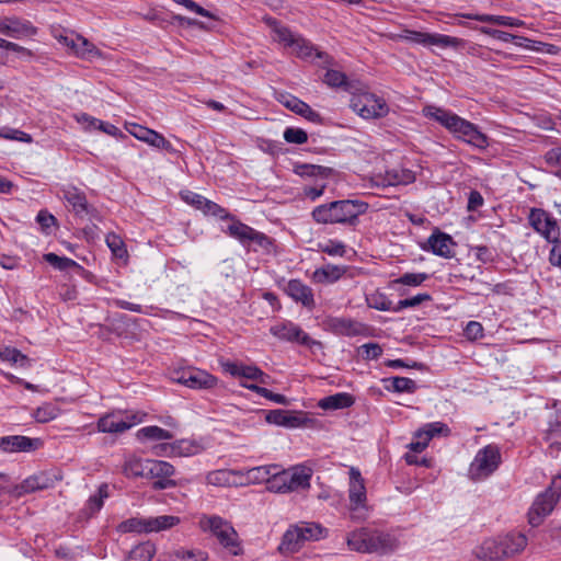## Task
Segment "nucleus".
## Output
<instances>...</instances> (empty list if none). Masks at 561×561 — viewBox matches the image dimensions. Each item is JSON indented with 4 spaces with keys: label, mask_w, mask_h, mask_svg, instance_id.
<instances>
[{
    "label": "nucleus",
    "mask_w": 561,
    "mask_h": 561,
    "mask_svg": "<svg viewBox=\"0 0 561 561\" xmlns=\"http://www.w3.org/2000/svg\"><path fill=\"white\" fill-rule=\"evenodd\" d=\"M205 215H210L220 219H230L231 224L227 227L226 233L238 240L242 247L256 251L263 249L268 251L272 240L265 233L241 222L234 216L230 215L224 207L207 199L203 210Z\"/></svg>",
    "instance_id": "obj_1"
},
{
    "label": "nucleus",
    "mask_w": 561,
    "mask_h": 561,
    "mask_svg": "<svg viewBox=\"0 0 561 561\" xmlns=\"http://www.w3.org/2000/svg\"><path fill=\"white\" fill-rule=\"evenodd\" d=\"M369 205L360 199H340L321 204L311 211L313 221L320 225L356 226L358 218L368 210Z\"/></svg>",
    "instance_id": "obj_2"
},
{
    "label": "nucleus",
    "mask_w": 561,
    "mask_h": 561,
    "mask_svg": "<svg viewBox=\"0 0 561 561\" xmlns=\"http://www.w3.org/2000/svg\"><path fill=\"white\" fill-rule=\"evenodd\" d=\"M423 113L426 117L437 121L458 139L479 149L489 146L488 137L474 124L457 114L436 106H427Z\"/></svg>",
    "instance_id": "obj_3"
},
{
    "label": "nucleus",
    "mask_w": 561,
    "mask_h": 561,
    "mask_svg": "<svg viewBox=\"0 0 561 561\" xmlns=\"http://www.w3.org/2000/svg\"><path fill=\"white\" fill-rule=\"evenodd\" d=\"M351 550L360 553L387 554L394 551L398 539L386 531L363 527L348 534L346 539Z\"/></svg>",
    "instance_id": "obj_4"
},
{
    "label": "nucleus",
    "mask_w": 561,
    "mask_h": 561,
    "mask_svg": "<svg viewBox=\"0 0 561 561\" xmlns=\"http://www.w3.org/2000/svg\"><path fill=\"white\" fill-rule=\"evenodd\" d=\"M266 23L272 30L273 39L283 44L285 47L291 48L293 53H295L297 57L311 58L312 56H316L324 62L330 61L329 55L318 50L309 41L305 39L299 34L291 32L288 27L276 20L268 18L266 19Z\"/></svg>",
    "instance_id": "obj_5"
},
{
    "label": "nucleus",
    "mask_w": 561,
    "mask_h": 561,
    "mask_svg": "<svg viewBox=\"0 0 561 561\" xmlns=\"http://www.w3.org/2000/svg\"><path fill=\"white\" fill-rule=\"evenodd\" d=\"M311 477L312 470L306 466L298 465L288 469H282V467L277 465V469L274 471V477L271 481V485L267 486V491L286 494L306 490L310 488Z\"/></svg>",
    "instance_id": "obj_6"
},
{
    "label": "nucleus",
    "mask_w": 561,
    "mask_h": 561,
    "mask_svg": "<svg viewBox=\"0 0 561 561\" xmlns=\"http://www.w3.org/2000/svg\"><path fill=\"white\" fill-rule=\"evenodd\" d=\"M50 34L77 58L87 61L103 58V53L93 43L72 30L65 28L60 25H53L50 27Z\"/></svg>",
    "instance_id": "obj_7"
},
{
    "label": "nucleus",
    "mask_w": 561,
    "mask_h": 561,
    "mask_svg": "<svg viewBox=\"0 0 561 561\" xmlns=\"http://www.w3.org/2000/svg\"><path fill=\"white\" fill-rule=\"evenodd\" d=\"M198 526L204 533L214 535L219 543L233 556L241 553L238 533L228 520L218 515L203 514L198 519Z\"/></svg>",
    "instance_id": "obj_8"
},
{
    "label": "nucleus",
    "mask_w": 561,
    "mask_h": 561,
    "mask_svg": "<svg viewBox=\"0 0 561 561\" xmlns=\"http://www.w3.org/2000/svg\"><path fill=\"white\" fill-rule=\"evenodd\" d=\"M146 413L140 411L116 410L102 415L96 423L98 432L107 434H122L133 426L145 421Z\"/></svg>",
    "instance_id": "obj_9"
},
{
    "label": "nucleus",
    "mask_w": 561,
    "mask_h": 561,
    "mask_svg": "<svg viewBox=\"0 0 561 561\" xmlns=\"http://www.w3.org/2000/svg\"><path fill=\"white\" fill-rule=\"evenodd\" d=\"M561 494V477H556L547 490L538 494L528 512V522L531 526H539L553 511Z\"/></svg>",
    "instance_id": "obj_10"
},
{
    "label": "nucleus",
    "mask_w": 561,
    "mask_h": 561,
    "mask_svg": "<svg viewBox=\"0 0 561 561\" xmlns=\"http://www.w3.org/2000/svg\"><path fill=\"white\" fill-rule=\"evenodd\" d=\"M348 510L351 518L364 520L368 517V501L364 478L358 469H350Z\"/></svg>",
    "instance_id": "obj_11"
},
{
    "label": "nucleus",
    "mask_w": 561,
    "mask_h": 561,
    "mask_svg": "<svg viewBox=\"0 0 561 561\" xmlns=\"http://www.w3.org/2000/svg\"><path fill=\"white\" fill-rule=\"evenodd\" d=\"M351 108L365 119H376L388 115L389 106L387 102L374 93L360 91L356 87L355 93H352Z\"/></svg>",
    "instance_id": "obj_12"
},
{
    "label": "nucleus",
    "mask_w": 561,
    "mask_h": 561,
    "mask_svg": "<svg viewBox=\"0 0 561 561\" xmlns=\"http://www.w3.org/2000/svg\"><path fill=\"white\" fill-rule=\"evenodd\" d=\"M501 461L500 448L494 444L486 445L478 450L470 463L469 478L473 481L486 479L499 468Z\"/></svg>",
    "instance_id": "obj_13"
},
{
    "label": "nucleus",
    "mask_w": 561,
    "mask_h": 561,
    "mask_svg": "<svg viewBox=\"0 0 561 561\" xmlns=\"http://www.w3.org/2000/svg\"><path fill=\"white\" fill-rule=\"evenodd\" d=\"M171 379L193 390H210L218 385L216 376L193 366L174 369Z\"/></svg>",
    "instance_id": "obj_14"
},
{
    "label": "nucleus",
    "mask_w": 561,
    "mask_h": 561,
    "mask_svg": "<svg viewBox=\"0 0 561 561\" xmlns=\"http://www.w3.org/2000/svg\"><path fill=\"white\" fill-rule=\"evenodd\" d=\"M399 36L400 38L413 44H419L425 47L437 46L443 49L448 47L457 48L463 43V41L458 37L411 30H404Z\"/></svg>",
    "instance_id": "obj_15"
},
{
    "label": "nucleus",
    "mask_w": 561,
    "mask_h": 561,
    "mask_svg": "<svg viewBox=\"0 0 561 561\" xmlns=\"http://www.w3.org/2000/svg\"><path fill=\"white\" fill-rule=\"evenodd\" d=\"M528 219L534 230L546 241L553 243L560 239L561 231L558 221L546 210L533 208Z\"/></svg>",
    "instance_id": "obj_16"
},
{
    "label": "nucleus",
    "mask_w": 561,
    "mask_h": 561,
    "mask_svg": "<svg viewBox=\"0 0 561 561\" xmlns=\"http://www.w3.org/2000/svg\"><path fill=\"white\" fill-rule=\"evenodd\" d=\"M270 333L280 341L297 343L304 346L312 347L320 343L311 339L299 325L291 321H282L270 328Z\"/></svg>",
    "instance_id": "obj_17"
},
{
    "label": "nucleus",
    "mask_w": 561,
    "mask_h": 561,
    "mask_svg": "<svg viewBox=\"0 0 561 561\" xmlns=\"http://www.w3.org/2000/svg\"><path fill=\"white\" fill-rule=\"evenodd\" d=\"M414 181V172L401 167L386 170L383 173H376L370 178L371 186L381 188L388 186L408 185Z\"/></svg>",
    "instance_id": "obj_18"
},
{
    "label": "nucleus",
    "mask_w": 561,
    "mask_h": 561,
    "mask_svg": "<svg viewBox=\"0 0 561 561\" xmlns=\"http://www.w3.org/2000/svg\"><path fill=\"white\" fill-rule=\"evenodd\" d=\"M148 470L146 479H154L153 489L154 490H164L169 488H174L176 485L175 481L171 479L174 474L175 469L173 465L164 460L149 459V463H147Z\"/></svg>",
    "instance_id": "obj_19"
},
{
    "label": "nucleus",
    "mask_w": 561,
    "mask_h": 561,
    "mask_svg": "<svg viewBox=\"0 0 561 561\" xmlns=\"http://www.w3.org/2000/svg\"><path fill=\"white\" fill-rule=\"evenodd\" d=\"M62 198L78 217H94L96 210L89 205L85 194L75 186L62 188Z\"/></svg>",
    "instance_id": "obj_20"
},
{
    "label": "nucleus",
    "mask_w": 561,
    "mask_h": 561,
    "mask_svg": "<svg viewBox=\"0 0 561 561\" xmlns=\"http://www.w3.org/2000/svg\"><path fill=\"white\" fill-rule=\"evenodd\" d=\"M0 33L13 38L33 36L37 28L27 20L20 18L0 19Z\"/></svg>",
    "instance_id": "obj_21"
},
{
    "label": "nucleus",
    "mask_w": 561,
    "mask_h": 561,
    "mask_svg": "<svg viewBox=\"0 0 561 561\" xmlns=\"http://www.w3.org/2000/svg\"><path fill=\"white\" fill-rule=\"evenodd\" d=\"M265 420L270 424L286 428H298L304 426L307 422L305 413L280 409L268 411L265 415Z\"/></svg>",
    "instance_id": "obj_22"
},
{
    "label": "nucleus",
    "mask_w": 561,
    "mask_h": 561,
    "mask_svg": "<svg viewBox=\"0 0 561 561\" xmlns=\"http://www.w3.org/2000/svg\"><path fill=\"white\" fill-rule=\"evenodd\" d=\"M42 445L39 438H31L23 435L0 437V450L4 453H30Z\"/></svg>",
    "instance_id": "obj_23"
},
{
    "label": "nucleus",
    "mask_w": 561,
    "mask_h": 561,
    "mask_svg": "<svg viewBox=\"0 0 561 561\" xmlns=\"http://www.w3.org/2000/svg\"><path fill=\"white\" fill-rule=\"evenodd\" d=\"M278 101L294 113L305 117L309 122L319 123L320 114L313 111L307 103L291 94H280Z\"/></svg>",
    "instance_id": "obj_24"
},
{
    "label": "nucleus",
    "mask_w": 561,
    "mask_h": 561,
    "mask_svg": "<svg viewBox=\"0 0 561 561\" xmlns=\"http://www.w3.org/2000/svg\"><path fill=\"white\" fill-rule=\"evenodd\" d=\"M543 439L548 443L551 455L561 450V410H556L550 416Z\"/></svg>",
    "instance_id": "obj_25"
},
{
    "label": "nucleus",
    "mask_w": 561,
    "mask_h": 561,
    "mask_svg": "<svg viewBox=\"0 0 561 561\" xmlns=\"http://www.w3.org/2000/svg\"><path fill=\"white\" fill-rule=\"evenodd\" d=\"M56 481H58L57 476L49 472H38L24 479L20 484V490L24 493L46 490L53 488Z\"/></svg>",
    "instance_id": "obj_26"
},
{
    "label": "nucleus",
    "mask_w": 561,
    "mask_h": 561,
    "mask_svg": "<svg viewBox=\"0 0 561 561\" xmlns=\"http://www.w3.org/2000/svg\"><path fill=\"white\" fill-rule=\"evenodd\" d=\"M287 295L295 301L302 304L307 308L314 307L312 289L299 279H290L286 286Z\"/></svg>",
    "instance_id": "obj_27"
},
{
    "label": "nucleus",
    "mask_w": 561,
    "mask_h": 561,
    "mask_svg": "<svg viewBox=\"0 0 561 561\" xmlns=\"http://www.w3.org/2000/svg\"><path fill=\"white\" fill-rule=\"evenodd\" d=\"M427 244L430 250L438 256L449 259L455 255V242L453 241L451 237L446 233H433L427 239Z\"/></svg>",
    "instance_id": "obj_28"
},
{
    "label": "nucleus",
    "mask_w": 561,
    "mask_h": 561,
    "mask_svg": "<svg viewBox=\"0 0 561 561\" xmlns=\"http://www.w3.org/2000/svg\"><path fill=\"white\" fill-rule=\"evenodd\" d=\"M220 365L222 369L232 377L244 378L249 380H255L261 369L255 365H244L242 363L231 360H221Z\"/></svg>",
    "instance_id": "obj_29"
},
{
    "label": "nucleus",
    "mask_w": 561,
    "mask_h": 561,
    "mask_svg": "<svg viewBox=\"0 0 561 561\" xmlns=\"http://www.w3.org/2000/svg\"><path fill=\"white\" fill-rule=\"evenodd\" d=\"M504 558L514 557L520 553L527 546V537L522 533H511L500 538Z\"/></svg>",
    "instance_id": "obj_30"
},
{
    "label": "nucleus",
    "mask_w": 561,
    "mask_h": 561,
    "mask_svg": "<svg viewBox=\"0 0 561 561\" xmlns=\"http://www.w3.org/2000/svg\"><path fill=\"white\" fill-rule=\"evenodd\" d=\"M502 543L500 539L489 538L485 539L479 547L476 548L474 554L477 558L485 561H494L504 558Z\"/></svg>",
    "instance_id": "obj_31"
},
{
    "label": "nucleus",
    "mask_w": 561,
    "mask_h": 561,
    "mask_svg": "<svg viewBox=\"0 0 561 561\" xmlns=\"http://www.w3.org/2000/svg\"><path fill=\"white\" fill-rule=\"evenodd\" d=\"M277 469V463L257 466L248 469L244 472L248 482L253 484L265 483L266 488L271 485V481L274 477V471Z\"/></svg>",
    "instance_id": "obj_32"
},
{
    "label": "nucleus",
    "mask_w": 561,
    "mask_h": 561,
    "mask_svg": "<svg viewBox=\"0 0 561 561\" xmlns=\"http://www.w3.org/2000/svg\"><path fill=\"white\" fill-rule=\"evenodd\" d=\"M463 18L469 20H476L479 22L491 23L507 27H520L525 23L524 21L505 15H493V14H462Z\"/></svg>",
    "instance_id": "obj_33"
},
{
    "label": "nucleus",
    "mask_w": 561,
    "mask_h": 561,
    "mask_svg": "<svg viewBox=\"0 0 561 561\" xmlns=\"http://www.w3.org/2000/svg\"><path fill=\"white\" fill-rule=\"evenodd\" d=\"M354 402L355 400L352 394L346 392H339L321 399L318 403V407L323 410H339L350 408L354 404Z\"/></svg>",
    "instance_id": "obj_34"
},
{
    "label": "nucleus",
    "mask_w": 561,
    "mask_h": 561,
    "mask_svg": "<svg viewBox=\"0 0 561 561\" xmlns=\"http://www.w3.org/2000/svg\"><path fill=\"white\" fill-rule=\"evenodd\" d=\"M305 543L297 525L291 526L283 536L279 550L284 553H294Z\"/></svg>",
    "instance_id": "obj_35"
},
{
    "label": "nucleus",
    "mask_w": 561,
    "mask_h": 561,
    "mask_svg": "<svg viewBox=\"0 0 561 561\" xmlns=\"http://www.w3.org/2000/svg\"><path fill=\"white\" fill-rule=\"evenodd\" d=\"M345 273L344 266L325 265L313 272V280L320 284H332L339 280Z\"/></svg>",
    "instance_id": "obj_36"
},
{
    "label": "nucleus",
    "mask_w": 561,
    "mask_h": 561,
    "mask_svg": "<svg viewBox=\"0 0 561 561\" xmlns=\"http://www.w3.org/2000/svg\"><path fill=\"white\" fill-rule=\"evenodd\" d=\"M323 81L332 88H343L344 91L350 93H355L357 84L355 82L348 81L345 73L329 69L323 78Z\"/></svg>",
    "instance_id": "obj_37"
},
{
    "label": "nucleus",
    "mask_w": 561,
    "mask_h": 561,
    "mask_svg": "<svg viewBox=\"0 0 561 561\" xmlns=\"http://www.w3.org/2000/svg\"><path fill=\"white\" fill-rule=\"evenodd\" d=\"M147 463H149V459L131 456L125 460L123 472L128 478H147Z\"/></svg>",
    "instance_id": "obj_38"
},
{
    "label": "nucleus",
    "mask_w": 561,
    "mask_h": 561,
    "mask_svg": "<svg viewBox=\"0 0 561 561\" xmlns=\"http://www.w3.org/2000/svg\"><path fill=\"white\" fill-rule=\"evenodd\" d=\"M110 496L108 485L106 483H102L98 491L90 495L85 503V511L89 516L98 513L104 505V501Z\"/></svg>",
    "instance_id": "obj_39"
},
{
    "label": "nucleus",
    "mask_w": 561,
    "mask_h": 561,
    "mask_svg": "<svg viewBox=\"0 0 561 561\" xmlns=\"http://www.w3.org/2000/svg\"><path fill=\"white\" fill-rule=\"evenodd\" d=\"M180 518L173 515H161L156 517H147L148 533L162 531L176 526Z\"/></svg>",
    "instance_id": "obj_40"
},
{
    "label": "nucleus",
    "mask_w": 561,
    "mask_h": 561,
    "mask_svg": "<svg viewBox=\"0 0 561 561\" xmlns=\"http://www.w3.org/2000/svg\"><path fill=\"white\" fill-rule=\"evenodd\" d=\"M203 449V445L194 439L174 442V457H191L199 454Z\"/></svg>",
    "instance_id": "obj_41"
},
{
    "label": "nucleus",
    "mask_w": 561,
    "mask_h": 561,
    "mask_svg": "<svg viewBox=\"0 0 561 561\" xmlns=\"http://www.w3.org/2000/svg\"><path fill=\"white\" fill-rule=\"evenodd\" d=\"M61 413V410L58 405L51 402H45L38 408H36L33 412V417L38 423H47L55 419H57Z\"/></svg>",
    "instance_id": "obj_42"
},
{
    "label": "nucleus",
    "mask_w": 561,
    "mask_h": 561,
    "mask_svg": "<svg viewBox=\"0 0 561 561\" xmlns=\"http://www.w3.org/2000/svg\"><path fill=\"white\" fill-rule=\"evenodd\" d=\"M169 558L170 561H206L208 554L201 549L180 548L170 553Z\"/></svg>",
    "instance_id": "obj_43"
},
{
    "label": "nucleus",
    "mask_w": 561,
    "mask_h": 561,
    "mask_svg": "<svg viewBox=\"0 0 561 561\" xmlns=\"http://www.w3.org/2000/svg\"><path fill=\"white\" fill-rule=\"evenodd\" d=\"M386 388L396 392L413 393L417 389V385L413 379L408 377H391L385 380Z\"/></svg>",
    "instance_id": "obj_44"
},
{
    "label": "nucleus",
    "mask_w": 561,
    "mask_h": 561,
    "mask_svg": "<svg viewBox=\"0 0 561 561\" xmlns=\"http://www.w3.org/2000/svg\"><path fill=\"white\" fill-rule=\"evenodd\" d=\"M369 308L379 311L396 312V304H393L385 294L375 291L366 297Z\"/></svg>",
    "instance_id": "obj_45"
},
{
    "label": "nucleus",
    "mask_w": 561,
    "mask_h": 561,
    "mask_svg": "<svg viewBox=\"0 0 561 561\" xmlns=\"http://www.w3.org/2000/svg\"><path fill=\"white\" fill-rule=\"evenodd\" d=\"M297 526L305 542L309 540H319L327 534L325 528L320 524L301 522L297 524Z\"/></svg>",
    "instance_id": "obj_46"
},
{
    "label": "nucleus",
    "mask_w": 561,
    "mask_h": 561,
    "mask_svg": "<svg viewBox=\"0 0 561 561\" xmlns=\"http://www.w3.org/2000/svg\"><path fill=\"white\" fill-rule=\"evenodd\" d=\"M139 438H145L148 440L163 442L173 438L171 432L161 428L159 426H145L140 428L137 433Z\"/></svg>",
    "instance_id": "obj_47"
},
{
    "label": "nucleus",
    "mask_w": 561,
    "mask_h": 561,
    "mask_svg": "<svg viewBox=\"0 0 561 561\" xmlns=\"http://www.w3.org/2000/svg\"><path fill=\"white\" fill-rule=\"evenodd\" d=\"M331 327L334 332L343 335H356L359 333V324L355 321L345 318H334L331 321Z\"/></svg>",
    "instance_id": "obj_48"
},
{
    "label": "nucleus",
    "mask_w": 561,
    "mask_h": 561,
    "mask_svg": "<svg viewBox=\"0 0 561 561\" xmlns=\"http://www.w3.org/2000/svg\"><path fill=\"white\" fill-rule=\"evenodd\" d=\"M241 386L252 392H255L256 394L272 401V402H275L277 404H287L288 403V400L287 398L284 396V394H279V393H274L272 392L271 390L264 388V387H261L259 385H255V383H243L241 382Z\"/></svg>",
    "instance_id": "obj_49"
},
{
    "label": "nucleus",
    "mask_w": 561,
    "mask_h": 561,
    "mask_svg": "<svg viewBox=\"0 0 561 561\" xmlns=\"http://www.w3.org/2000/svg\"><path fill=\"white\" fill-rule=\"evenodd\" d=\"M233 471L227 469H218L207 473L206 481L214 486H228L232 483Z\"/></svg>",
    "instance_id": "obj_50"
},
{
    "label": "nucleus",
    "mask_w": 561,
    "mask_h": 561,
    "mask_svg": "<svg viewBox=\"0 0 561 561\" xmlns=\"http://www.w3.org/2000/svg\"><path fill=\"white\" fill-rule=\"evenodd\" d=\"M44 260L59 271H67L70 268H81V266L72 259H69L66 256H59L55 253L44 254Z\"/></svg>",
    "instance_id": "obj_51"
},
{
    "label": "nucleus",
    "mask_w": 561,
    "mask_h": 561,
    "mask_svg": "<svg viewBox=\"0 0 561 561\" xmlns=\"http://www.w3.org/2000/svg\"><path fill=\"white\" fill-rule=\"evenodd\" d=\"M156 549L154 546L150 542L141 543L135 547L126 561H151L154 556Z\"/></svg>",
    "instance_id": "obj_52"
},
{
    "label": "nucleus",
    "mask_w": 561,
    "mask_h": 561,
    "mask_svg": "<svg viewBox=\"0 0 561 561\" xmlns=\"http://www.w3.org/2000/svg\"><path fill=\"white\" fill-rule=\"evenodd\" d=\"M480 31L493 38H496V39L505 42V43L514 42V44L517 46H525L524 42H528V39L526 37L513 35L511 33L503 32V31L495 30V28L481 27Z\"/></svg>",
    "instance_id": "obj_53"
},
{
    "label": "nucleus",
    "mask_w": 561,
    "mask_h": 561,
    "mask_svg": "<svg viewBox=\"0 0 561 561\" xmlns=\"http://www.w3.org/2000/svg\"><path fill=\"white\" fill-rule=\"evenodd\" d=\"M318 249L330 256H344L346 253V245L340 240L329 239L327 241L319 242Z\"/></svg>",
    "instance_id": "obj_54"
},
{
    "label": "nucleus",
    "mask_w": 561,
    "mask_h": 561,
    "mask_svg": "<svg viewBox=\"0 0 561 561\" xmlns=\"http://www.w3.org/2000/svg\"><path fill=\"white\" fill-rule=\"evenodd\" d=\"M444 432H448V427L446 424L442 423V422H433V423H428L426 424L425 426H423L422 428H420L416 433H415V438H425L428 443L430 440L438 435V434H442Z\"/></svg>",
    "instance_id": "obj_55"
},
{
    "label": "nucleus",
    "mask_w": 561,
    "mask_h": 561,
    "mask_svg": "<svg viewBox=\"0 0 561 561\" xmlns=\"http://www.w3.org/2000/svg\"><path fill=\"white\" fill-rule=\"evenodd\" d=\"M118 530L121 533H148L147 517H133L124 520L118 525Z\"/></svg>",
    "instance_id": "obj_56"
},
{
    "label": "nucleus",
    "mask_w": 561,
    "mask_h": 561,
    "mask_svg": "<svg viewBox=\"0 0 561 561\" xmlns=\"http://www.w3.org/2000/svg\"><path fill=\"white\" fill-rule=\"evenodd\" d=\"M145 142L156 149L165 150L167 152H174L172 144L169 140H167L162 134L153 129L151 130Z\"/></svg>",
    "instance_id": "obj_57"
},
{
    "label": "nucleus",
    "mask_w": 561,
    "mask_h": 561,
    "mask_svg": "<svg viewBox=\"0 0 561 561\" xmlns=\"http://www.w3.org/2000/svg\"><path fill=\"white\" fill-rule=\"evenodd\" d=\"M428 278L426 273H405L393 280L394 285L420 286Z\"/></svg>",
    "instance_id": "obj_58"
},
{
    "label": "nucleus",
    "mask_w": 561,
    "mask_h": 561,
    "mask_svg": "<svg viewBox=\"0 0 561 561\" xmlns=\"http://www.w3.org/2000/svg\"><path fill=\"white\" fill-rule=\"evenodd\" d=\"M325 168L316 164L298 163L294 167L295 174L302 178H314L323 174Z\"/></svg>",
    "instance_id": "obj_59"
},
{
    "label": "nucleus",
    "mask_w": 561,
    "mask_h": 561,
    "mask_svg": "<svg viewBox=\"0 0 561 561\" xmlns=\"http://www.w3.org/2000/svg\"><path fill=\"white\" fill-rule=\"evenodd\" d=\"M431 299H432L431 295H428L426 293H422V294H417V295H415V296H413L411 298H405V299L399 300L396 304V312H400V311H402L403 309H407V308L417 307L422 302L428 301Z\"/></svg>",
    "instance_id": "obj_60"
},
{
    "label": "nucleus",
    "mask_w": 561,
    "mask_h": 561,
    "mask_svg": "<svg viewBox=\"0 0 561 561\" xmlns=\"http://www.w3.org/2000/svg\"><path fill=\"white\" fill-rule=\"evenodd\" d=\"M106 244L111 249L112 253L119 259H123L127 255V250L124 245L123 240L115 233H110L106 236Z\"/></svg>",
    "instance_id": "obj_61"
},
{
    "label": "nucleus",
    "mask_w": 561,
    "mask_h": 561,
    "mask_svg": "<svg viewBox=\"0 0 561 561\" xmlns=\"http://www.w3.org/2000/svg\"><path fill=\"white\" fill-rule=\"evenodd\" d=\"M0 138L16 140L21 142L30 144L32 142V136L27 133H24L20 129L3 127L0 128Z\"/></svg>",
    "instance_id": "obj_62"
},
{
    "label": "nucleus",
    "mask_w": 561,
    "mask_h": 561,
    "mask_svg": "<svg viewBox=\"0 0 561 561\" xmlns=\"http://www.w3.org/2000/svg\"><path fill=\"white\" fill-rule=\"evenodd\" d=\"M284 139L289 144L301 145L307 142L308 135L301 128L287 127L283 134Z\"/></svg>",
    "instance_id": "obj_63"
},
{
    "label": "nucleus",
    "mask_w": 561,
    "mask_h": 561,
    "mask_svg": "<svg viewBox=\"0 0 561 561\" xmlns=\"http://www.w3.org/2000/svg\"><path fill=\"white\" fill-rule=\"evenodd\" d=\"M173 2L183 5L188 11L195 12L198 15L211 19V20H218V16L215 15L213 12L204 9L198 3H196L193 0H172Z\"/></svg>",
    "instance_id": "obj_64"
}]
</instances>
